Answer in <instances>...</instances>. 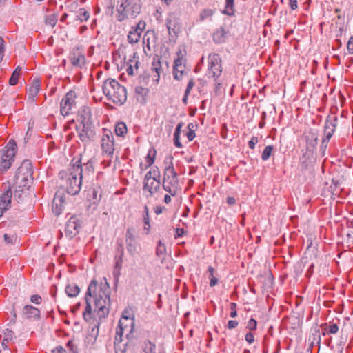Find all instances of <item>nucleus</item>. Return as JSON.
Masks as SVG:
<instances>
[{
	"label": "nucleus",
	"instance_id": "1",
	"mask_svg": "<svg viewBox=\"0 0 353 353\" xmlns=\"http://www.w3.org/2000/svg\"><path fill=\"white\" fill-rule=\"evenodd\" d=\"M84 154L77 160L74 165L75 172H67L61 171L59 174L60 185L63 186L68 194L75 195L80 191L82 183L83 172L85 173L88 170V159H86Z\"/></svg>",
	"mask_w": 353,
	"mask_h": 353
},
{
	"label": "nucleus",
	"instance_id": "2",
	"mask_svg": "<svg viewBox=\"0 0 353 353\" xmlns=\"http://www.w3.org/2000/svg\"><path fill=\"white\" fill-rule=\"evenodd\" d=\"M110 290L108 284L99 285L92 280L90 283V297L93 299V310L99 318H104L109 313Z\"/></svg>",
	"mask_w": 353,
	"mask_h": 353
},
{
	"label": "nucleus",
	"instance_id": "3",
	"mask_svg": "<svg viewBox=\"0 0 353 353\" xmlns=\"http://www.w3.org/2000/svg\"><path fill=\"white\" fill-rule=\"evenodd\" d=\"M172 160L173 157L172 156L166 157L164 160L163 188L165 191L174 196L179 190V183Z\"/></svg>",
	"mask_w": 353,
	"mask_h": 353
},
{
	"label": "nucleus",
	"instance_id": "4",
	"mask_svg": "<svg viewBox=\"0 0 353 353\" xmlns=\"http://www.w3.org/2000/svg\"><path fill=\"white\" fill-rule=\"evenodd\" d=\"M102 90L108 99L117 105H123L127 99L125 87L114 79H110L105 81Z\"/></svg>",
	"mask_w": 353,
	"mask_h": 353
},
{
	"label": "nucleus",
	"instance_id": "5",
	"mask_svg": "<svg viewBox=\"0 0 353 353\" xmlns=\"http://www.w3.org/2000/svg\"><path fill=\"white\" fill-rule=\"evenodd\" d=\"M141 0H119L117 7V19L122 21L136 18L141 11Z\"/></svg>",
	"mask_w": 353,
	"mask_h": 353
},
{
	"label": "nucleus",
	"instance_id": "6",
	"mask_svg": "<svg viewBox=\"0 0 353 353\" xmlns=\"http://www.w3.org/2000/svg\"><path fill=\"white\" fill-rule=\"evenodd\" d=\"M161 173L157 166H153L145 174L143 181V192L146 198L154 196L161 190Z\"/></svg>",
	"mask_w": 353,
	"mask_h": 353
},
{
	"label": "nucleus",
	"instance_id": "7",
	"mask_svg": "<svg viewBox=\"0 0 353 353\" xmlns=\"http://www.w3.org/2000/svg\"><path fill=\"white\" fill-rule=\"evenodd\" d=\"M32 174L33 170L30 161H23L16 172L13 183H11L12 188L18 187L23 190H28L32 183Z\"/></svg>",
	"mask_w": 353,
	"mask_h": 353
},
{
	"label": "nucleus",
	"instance_id": "8",
	"mask_svg": "<svg viewBox=\"0 0 353 353\" xmlns=\"http://www.w3.org/2000/svg\"><path fill=\"white\" fill-rule=\"evenodd\" d=\"M88 113L87 108L82 107L78 111L77 121L80 122L79 125L77 126V130L79 131V137L83 146L85 147L88 141Z\"/></svg>",
	"mask_w": 353,
	"mask_h": 353
},
{
	"label": "nucleus",
	"instance_id": "9",
	"mask_svg": "<svg viewBox=\"0 0 353 353\" xmlns=\"http://www.w3.org/2000/svg\"><path fill=\"white\" fill-rule=\"evenodd\" d=\"M134 319L133 317L121 316L116 330V334L121 336H125L127 339L133 338Z\"/></svg>",
	"mask_w": 353,
	"mask_h": 353
},
{
	"label": "nucleus",
	"instance_id": "10",
	"mask_svg": "<svg viewBox=\"0 0 353 353\" xmlns=\"http://www.w3.org/2000/svg\"><path fill=\"white\" fill-rule=\"evenodd\" d=\"M17 148L14 141H9L3 151L0 161V169L3 171H6L10 168L15 156Z\"/></svg>",
	"mask_w": 353,
	"mask_h": 353
},
{
	"label": "nucleus",
	"instance_id": "11",
	"mask_svg": "<svg viewBox=\"0 0 353 353\" xmlns=\"http://www.w3.org/2000/svg\"><path fill=\"white\" fill-rule=\"evenodd\" d=\"M208 59L207 74L209 77H212L214 81H216L222 73L221 58L219 54L212 53L209 54Z\"/></svg>",
	"mask_w": 353,
	"mask_h": 353
},
{
	"label": "nucleus",
	"instance_id": "12",
	"mask_svg": "<svg viewBox=\"0 0 353 353\" xmlns=\"http://www.w3.org/2000/svg\"><path fill=\"white\" fill-rule=\"evenodd\" d=\"M126 249L132 256L138 254L141 252V246L137 240L134 228H128L125 234Z\"/></svg>",
	"mask_w": 353,
	"mask_h": 353
},
{
	"label": "nucleus",
	"instance_id": "13",
	"mask_svg": "<svg viewBox=\"0 0 353 353\" xmlns=\"http://www.w3.org/2000/svg\"><path fill=\"white\" fill-rule=\"evenodd\" d=\"M75 98L76 94L73 91L68 92L63 98L60 104V111L63 116L65 117L72 113Z\"/></svg>",
	"mask_w": 353,
	"mask_h": 353
},
{
	"label": "nucleus",
	"instance_id": "14",
	"mask_svg": "<svg viewBox=\"0 0 353 353\" xmlns=\"http://www.w3.org/2000/svg\"><path fill=\"white\" fill-rule=\"evenodd\" d=\"M3 192L0 196V205L10 208L12 196V185L10 182L4 183L1 186Z\"/></svg>",
	"mask_w": 353,
	"mask_h": 353
},
{
	"label": "nucleus",
	"instance_id": "15",
	"mask_svg": "<svg viewBox=\"0 0 353 353\" xmlns=\"http://www.w3.org/2000/svg\"><path fill=\"white\" fill-rule=\"evenodd\" d=\"M145 27V23L143 21H140L136 26H132L128 34V41L130 43H137Z\"/></svg>",
	"mask_w": 353,
	"mask_h": 353
},
{
	"label": "nucleus",
	"instance_id": "16",
	"mask_svg": "<svg viewBox=\"0 0 353 353\" xmlns=\"http://www.w3.org/2000/svg\"><path fill=\"white\" fill-rule=\"evenodd\" d=\"M80 228V221L75 217H71L65 224V234L70 239H72L79 233Z\"/></svg>",
	"mask_w": 353,
	"mask_h": 353
},
{
	"label": "nucleus",
	"instance_id": "17",
	"mask_svg": "<svg viewBox=\"0 0 353 353\" xmlns=\"http://www.w3.org/2000/svg\"><path fill=\"white\" fill-rule=\"evenodd\" d=\"M101 142L103 151L108 156L112 155L114 150L113 136L105 134L103 135Z\"/></svg>",
	"mask_w": 353,
	"mask_h": 353
},
{
	"label": "nucleus",
	"instance_id": "18",
	"mask_svg": "<svg viewBox=\"0 0 353 353\" xmlns=\"http://www.w3.org/2000/svg\"><path fill=\"white\" fill-rule=\"evenodd\" d=\"M70 59L72 65L74 66L81 68L85 64V57L79 47L73 50Z\"/></svg>",
	"mask_w": 353,
	"mask_h": 353
},
{
	"label": "nucleus",
	"instance_id": "19",
	"mask_svg": "<svg viewBox=\"0 0 353 353\" xmlns=\"http://www.w3.org/2000/svg\"><path fill=\"white\" fill-rule=\"evenodd\" d=\"M151 77H152V80L157 83L159 81L161 73L163 72V69L161 67V63L160 61V59L159 57H154L153 58V61L151 66Z\"/></svg>",
	"mask_w": 353,
	"mask_h": 353
},
{
	"label": "nucleus",
	"instance_id": "20",
	"mask_svg": "<svg viewBox=\"0 0 353 353\" xmlns=\"http://www.w3.org/2000/svg\"><path fill=\"white\" fill-rule=\"evenodd\" d=\"M139 57L134 54L132 59H130L126 63V72L128 75L133 76L138 73L139 70Z\"/></svg>",
	"mask_w": 353,
	"mask_h": 353
},
{
	"label": "nucleus",
	"instance_id": "21",
	"mask_svg": "<svg viewBox=\"0 0 353 353\" xmlns=\"http://www.w3.org/2000/svg\"><path fill=\"white\" fill-rule=\"evenodd\" d=\"M22 314L26 319H38L40 316V310L31 305H27L23 307Z\"/></svg>",
	"mask_w": 353,
	"mask_h": 353
},
{
	"label": "nucleus",
	"instance_id": "22",
	"mask_svg": "<svg viewBox=\"0 0 353 353\" xmlns=\"http://www.w3.org/2000/svg\"><path fill=\"white\" fill-rule=\"evenodd\" d=\"M114 344L116 353H125L127 342L123 341V336L116 334Z\"/></svg>",
	"mask_w": 353,
	"mask_h": 353
},
{
	"label": "nucleus",
	"instance_id": "23",
	"mask_svg": "<svg viewBox=\"0 0 353 353\" xmlns=\"http://www.w3.org/2000/svg\"><path fill=\"white\" fill-rule=\"evenodd\" d=\"M40 88V81L38 79H34L32 84L28 89V98L33 101L39 92Z\"/></svg>",
	"mask_w": 353,
	"mask_h": 353
},
{
	"label": "nucleus",
	"instance_id": "24",
	"mask_svg": "<svg viewBox=\"0 0 353 353\" xmlns=\"http://www.w3.org/2000/svg\"><path fill=\"white\" fill-rule=\"evenodd\" d=\"M177 19L174 15H169L166 19V26L168 30L169 34H171V30L175 34L179 30V24Z\"/></svg>",
	"mask_w": 353,
	"mask_h": 353
},
{
	"label": "nucleus",
	"instance_id": "25",
	"mask_svg": "<svg viewBox=\"0 0 353 353\" xmlns=\"http://www.w3.org/2000/svg\"><path fill=\"white\" fill-rule=\"evenodd\" d=\"M63 202L62 196H59V192H57L52 204V211L57 216H59L62 212L61 204Z\"/></svg>",
	"mask_w": 353,
	"mask_h": 353
},
{
	"label": "nucleus",
	"instance_id": "26",
	"mask_svg": "<svg viewBox=\"0 0 353 353\" xmlns=\"http://www.w3.org/2000/svg\"><path fill=\"white\" fill-rule=\"evenodd\" d=\"M141 353H164L161 350H159L156 345L150 341L144 342Z\"/></svg>",
	"mask_w": 353,
	"mask_h": 353
},
{
	"label": "nucleus",
	"instance_id": "27",
	"mask_svg": "<svg viewBox=\"0 0 353 353\" xmlns=\"http://www.w3.org/2000/svg\"><path fill=\"white\" fill-rule=\"evenodd\" d=\"M335 130V125L331 121H327L325 125V138H323L322 143H325L328 142L332 137Z\"/></svg>",
	"mask_w": 353,
	"mask_h": 353
},
{
	"label": "nucleus",
	"instance_id": "28",
	"mask_svg": "<svg viewBox=\"0 0 353 353\" xmlns=\"http://www.w3.org/2000/svg\"><path fill=\"white\" fill-rule=\"evenodd\" d=\"M143 221L144 233L148 234L150 230V219L149 214V208L147 205L144 207V212L143 214Z\"/></svg>",
	"mask_w": 353,
	"mask_h": 353
},
{
	"label": "nucleus",
	"instance_id": "29",
	"mask_svg": "<svg viewBox=\"0 0 353 353\" xmlns=\"http://www.w3.org/2000/svg\"><path fill=\"white\" fill-rule=\"evenodd\" d=\"M186 50L184 48H179L176 52V59L174 60V65H185Z\"/></svg>",
	"mask_w": 353,
	"mask_h": 353
},
{
	"label": "nucleus",
	"instance_id": "30",
	"mask_svg": "<svg viewBox=\"0 0 353 353\" xmlns=\"http://www.w3.org/2000/svg\"><path fill=\"white\" fill-rule=\"evenodd\" d=\"M322 328V334L323 335H326L329 334H336L339 331V326L334 323L332 325L325 323L321 325Z\"/></svg>",
	"mask_w": 353,
	"mask_h": 353
},
{
	"label": "nucleus",
	"instance_id": "31",
	"mask_svg": "<svg viewBox=\"0 0 353 353\" xmlns=\"http://www.w3.org/2000/svg\"><path fill=\"white\" fill-rule=\"evenodd\" d=\"M154 40H155V37H154V32L153 31H147L143 36V44L145 46H146L148 47V48L150 50L151 45H152L153 46H154V43H155Z\"/></svg>",
	"mask_w": 353,
	"mask_h": 353
},
{
	"label": "nucleus",
	"instance_id": "32",
	"mask_svg": "<svg viewBox=\"0 0 353 353\" xmlns=\"http://www.w3.org/2000/svg\"><path fill=\"white\" fill-rule=\"evenodd\" d=\"M226 35L227 32L223 28H221L213 34V40L216 43H223L225 40Z\"/></svg>",
	"mask_w": 353,
	"mask_h": 353
},
{
	"label": "nucleus",
	"instance_id": "33",
	"mask_svg": "<svg viewBox=\"0 0 353 353\" xmlns=\"http://www.w3.org/2000/svg\"><path fill=\"white\" fill-rule=\"evenodd\" d=\"M80 292V289L75 283L68 284L65 288V293L70 297L76 296Z\"/></svg>",
	"mask_w": 353,
	"mask_h": 353
},
{
	"label": "nucleus",
	"instance_id": "34",
	"mask_svg": "<svg viewBox=\"0 0 353 353\" xmlns=\"http://www.w3.org/2000/svg\"><path fill=\"white\" fill-rule=\"evenodd\" d=\"M183 123H181V122L179 123L177 125V126L175 129V132L174 133V143L175 146L179 148H182V144L180 142L179 136H180L181 128L183 127Z\"/></svg>",
	"mask_w": 353,
	"mask_h": 353
},
{
	"label": "nucleus",
	"instance_id": "35",
	"mask_svg": "<svg viewBox=\"0 0 353 353\" xmlns=\"http://www.w3.org/2000/svg\"><path fill=\"white\" fill-rule=\"evenodd\" d=\"M234 0H225L223 13L232 16L234 14Z\"/></svg>",
	"mask_w": 353,
	"mask_h": 353
},
{
	"label": "nucleus",
	"instance_id": "36",
	"mask_svg": "<svg viewBox=\"0 0 353 353\" xmlns=\"http://www.w3.org/2000/svg\"><path fill=\"white\" fill-rule=\"evenodd\" d=\"M185 65H174L173 66V74L175 79L179 81L183 74V72L185 70Z\"/></svg>",
	"mask_w": 353,
	"mask_h": 353
},
{
	"label": "nucleus",
	"instance_id": "37",
	"mask_svg": "<svg viewBox=\"0 0 353 353\" xmlns=\"http://www.w3.org/2000/svg\"><path fill=\"white\" fill-rule=\"evenodd\" d=\"M21 70V68L18 66L12 72L11 77L9 80V83L10 85H15L18 83V80L20 76V72Z\"/></svg>",
	"mask_w": 353,
	"mask_h": 353
},
{
	"label": "nucleus",
	"instance_id": "38",
	"mask_svg": "<svg viewBox=\"0 0 353 353\" xmlns=\"http://www.w3.org/2000/svg\"><path fill=\"white\" fill-rule=\"evenodd\" d=\"M114 131L117 135L123 136L127 132L126 125L123 122L118 123L115 126Z\"/></svg>",
	"mask_w": 353,
	"mask_h": 353
},
{
	"label": "nucleus",
	"instance_id": "39",
	"mask_svg": "<svg viewBox=\"0 0 353 353\" xmlns=\"http://www.w3.org/2000/svg\"><path fill=\"white\" fill-rule=\"evenodd\" d=\"M156 151L155 150H149L146 157H145V168L150 167L154 162Z\"/></svg>",
	"mask_w": 353,
	"mask_h": 353
},
{
	"label": "nucleus",
	"instance_id": "40",
	"mask_svg": "<svg viewBox=\"0 0 353 353\" xmlns=\"http://www.w3.org/2000/svg\"><path fill=\"white\" fill-rule=\"evenodd\" d=\"M166 254L165 245L161 241H159L157 248L156 254L159 257H163Z\"/></svg>",
	"mask_w": 353,
	"mask_h": 353
},
{
	"label": "nucleus",
	"instance_id": "41",
	"mask_svg": "<svg viewBox=\"0 0 353 353\" xmlns=\"http://www.w3.org/2000/svg\"><path fill=\"white\" fill-rule=\"evenodd\" d=\"M274 147L272 145L266 146L261 154V159L263 161H267L272 154Z\"/></svg>",
	"mask_w": 353,
	"mask_h": 353
},
{
	"label": "nucleus",
	"instance_id": "42",
	"mask_svg": "<svg viewBox=\"0 0 353 353\" xmlns=\"http://www.w3.org/2000/svg\"><path fill=\"white\" fill-rule=\"evenodd\" d=\"M101 198V187H97L93 188L92 190V200L93 204H97Z\"/></svg>",
	"mask_w": 353,
	"mask_h": 353
},
{
	"label": "nucleus",
	"instance_id": "43",
	"mask_svg": "<svg viewBox=\"0 0 353 353\" xmlns=\"http://www.w3.org/2000/svg\"><path fill=\"white\" fill-rule=\"evenodd\" d=\"M57 22V15L55 14H52L48 15L46 18V23L47 25L50 26L51 27H54Z\"/></svg>",
	"mask_w": 353,
	"mask_h": 353
},
{
	"label": "nucleus",
	"instance_id": "44",
	"mask_svg": "<svg viewBox=\"0 0 353 353\" xmlns=\"http://www.w3.org/2000/svg\"><path fill=\"white\" fill-rule=\"evenodd\" d=\"M84 299H85V306L84 311L83 312V317L84 320L87 322L88 321V287L87 288Z\"/></svg>",
	"mask_w": 353,
	"mask_h": 353
},
{
	"label": "nucleus",
	"instance_id": "45",
	"mask_svg": "<svg viewBox=\"0 0 353 353\" xmlns=\"http://www.w3.org/2000/svg\"><path fill=\"white\" fill-rule=\"evenodd\" d=\"M77 17L81 22L86 21L88 19V12L84 8H81L79 10V14Z\"/></svg>",
	"mask_w": 353,
	"mask_h": 353
},
{
	"label": "nucleus",
	"instance_id": "46",
	"mask_svg": "<svg viewBox=\"0 0 353 353\" xmlns=\"http://www.w3.org/2000/svg\"><path fill=\"white\" fill-rule=\"evenodd\" d=\"M256 327L257 321L254 318H251L247 323L246 328L248 329L250 332H252L256 330Z\"/></svg>",
	"mask_w": 353,
	"mask_h": 353
},
{
	"label": "nucleus",
	"instance_id": "47",
	"mask_svg": "<svg viewBox=\"0 0 353 353\" xmlns=\"http://www.w3.org/2000/svg\"><path fill=\"white\" fill-rule=\"evenodd\" d=\"M99 323H96L94 326L92 327L91 332L90 333V341H91L90 337L94 338V340L97 339L99 334Z\"/></svg>",
	"mask_w": 353,
	"mask_h": 353
},
{
	"label": "nucleus",
	"instance_id": "48",
	"mask_svg": "<svg viewBox=\"0 0 353 353\" xmlns=\"http://www.w3.org/2000/svg\"><path fill=\"white\" fill-rule=\"evenodd\" d=\"M236 307H237V305L235 303H231L230 304V317L235 318L237 316Z\"/></svg>",
	"mask_w": 353,
	"mask_h": 353
},
{
	"label": "nucleus",
	"instance_id": "49",
	"mask_svg": "<svg viewBox=\"0 0 353 353\" xmlns=\"http://www.w3.org/2000/svg\"><path fill=\"white\" fill-rule=\"evenodd\" d=\"M4 241L7 244H13L14 241H16L17 236L14 235H8V234H4Z\"/></svg>",
	"mask_w": 353,
	"mask_h": 353
},
{
	"label": "nucleus",
	"instance_id": "50",
	"mask_svg": "<svg viewBox=\"0 0 353 353\" xmlns=\"http://www.w3.org/2000/svg\"><path fill=\"white\" fill-rule=\"evenodd\" d=\"M212 14L213 11L211 9H205L201 12L200 17L203 20L208 17L212 16Z\"/></svg>",
	"mask_w": 353,
	"mask_h": 353
},
{
	"label": "nucleus",
	"instance_id": "51",
	"mask_svg": "<svg viewBox=\"0 0 353 353\" xmlns=\"http://www.w3.org/2000/svg\"><path fill=\"white\" fill-rule=\"evenodd\" d=\"M14 188V197L18 199V201L21 200V195L23 192L24 191L23 189H21V188L18 187H13Z\"/></svg>",
	"mask_w": 353,
	"mask_h": 353
},
{
	"label": "nucleus",
	"instance_id": "52",
	"mask_svg": "<svg viewBox=\"0 0 353 353\" xmlns=\"http://www.w3.org/2000/svg\"><path fill=\"white\" fill-rule=\"evenodd\" d=\"M259 142V139L256 137H252L248 142V146L250 149H254L256 144Z\"/></svg>",
	"mask_w": 353,
	"mask_h": 353
},
{
	"label": "nucleus",
	"instance_id": "53",
	"mask_svg": "<svg viewBox=\"0 0 353 353\" xmlns=\"http://www.w3.org/2000/svg\"><path fill=\"white\" fill-rule=\"evenodd\" d=\"M347 49L350 54H353V35L349 39Z\"/></svg>",
	"mask_w": 353,
	"mask_h": 353
},
{
	"label": "nucleus",
	"instance_id": "54",
	"mask_svg": "<svg viewBox=\"0 0 353 353\" xmlns=\"http://www.w3.org/2000/svg\"><path fill=\"white\" fill-rule=\"evenodd\" d=\"M166 211V208L164 206L157 205L154 208V212L156 214L159 215Z\"/></svg>",
	"mask_w": 353,
	"mask_h": 353
},
{
	"label": "nucleus",
	"instance_id": "55",
	"mask_svg": "<svg viewBox=\"0 0 353 353\" xmlns=\"http://www.w3.org/2000/svg\"><path fill=\"white\" fill-rule=\"evenodd\" d=\"M194 86V80L192 79H191L188 81V83L187 85L186 89H185V92H186V95H189V94L190 93L191 90L192 89V88Z\"/></svg>",
	"mask_w": 353,
	"mask_h": 353
},
{
	"label": "nucleus",
	"instance_id": "56",
	"mask_svg": "<svg viewBox=\"0 0 353 353\" xmlns=\"http://www.w3.org/2000/svg\"><path fill=\"white\" fill-rule=\"evenodd\" d=\"M245 339L250 344L254 341V336L252 332H249L245 334Z\"/></svg>",
	"mask_w": 353,
	"mask_h": 353
},
{
	"label": "nucleus",
	"instance_id": "57",
	"mask_svg": "<svg viewBox=\"0 0 353 353\" xmlns=\"http://www.w3.org/2000/svg\"><path fill=\"white\" fill-rule=\"evenodd\" d=\"M238 325H239V323L237 321L230 320L228 323L227 327L229 330H232V329L236 328L238 326Z\"/></svg>",
	"mask_w": 353,
	"mask_h": 353
},
{
	"label": "nucleus",
	"instance_id": "58",
	"mask_svg": "<svg viewBox=\"0 0 353 353\" xmlns=\"http://www.w3.org/2000/svg\"><path fill=\"white\" fill-rule=\"evenodd\" d=\"M190 125H188L189 131L186 133V137L189 141H191L195 137V133L194 130L190 128Z\"/></svg>",
	"mask_w": 353,
	"mask_h": 353
},
{
	"label": "nucleus",
	"instance_id": "59",
	"mask_svg": "<svg viewBox=\"0 0 353 353\" xmlns=\"http://www.w3.org/2000/svg\"><path fill=\"white\" fill-rule=\"evenodd\" d=\"M41 297L39 295L35 294L32 295L30 298L31 302L35 304H39L41 302Z\"/></svg>",
	"mask_w": 353,
	"mask_h": 353
},
{
	"label": "nucleus",
	"instance_id": "60",
	"mask_svg": "<svg viewBox=\"0 0 353 353\" xmlns=\"http://www.w3.org/2000/svg\"><path fill=\"white\" fill-rule=\"evenodd\" d=\"M3 43H4L3 39L1 37H0V62L1 61V60L3 59V52H4Z\"/></svg>",
	"mask_w": 353,
	"mask_h": 353
},
{
	"label": "nucleus",
	"instance_id": "61",
	"mask_svg": "<svg viewBox=\"0 0 353 353\" xmlns=\"http://www.w3.org/2000/svg\"><path fill=\"white\" fill-rule=\"evenodd\" d=\"M135 91L137 94H145L147 93V90L142 86H137L135 89Z\"/></svg>",
	"mask_w": 353,
	"mask_h": 353
},
{
	"label": "nucleus",
	"instance_id": "62",
	"mask_svg": "<svg viewBox=\"0 0 353 353\" xmlns=\"http://www.w3.org/2000/svg\"><path fill=\"white\" fill-rule=\"evenodd\" d=\"M289 4L292 10H296L298 8L297 0H289Z\"/></svg>",
	"mask_w": 353,
	"mask_h": 353
},
{
	"label": "nucleus",
	"instance_id": "63",
	"mask_svg": "<svg viewBox=\"0 0 353 353\" xmlns=\"http://www.w3.org/2000/svg\"><path fill=\"white\" fill-rule=\"evenodd\" d=\"M227 203L229 205H234L236 204V199L232 196H228L227 198Z\"/></svg>",
	"mask_w": 353,
	"mask_h": 353
},
{
	"label": "nucleus",
	"instance_id": "64",
	"mask_svg": "<svg viewBox=\"0 0 353 353\" xmlns=\"http://www.w3.org/2000/svg\"><path fill=\"white\" fill-rule=\"evenodd\" d=\"M65 352V350L59 346V347H57L54 350H53L52 351V353H64Z\"/></svg>",
	"mask_w": 353,
	"mask_h": 353
}]
</instances>
